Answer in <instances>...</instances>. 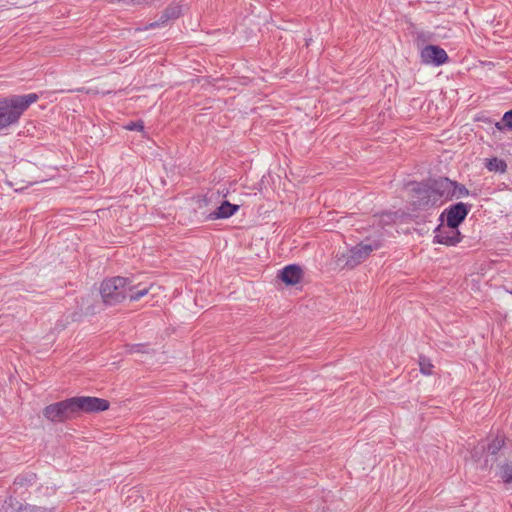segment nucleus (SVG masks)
Returning <instances> with one entry per match:
<instances>
[{"instance_id": "f257e3e1", "label": "nucleus", "mask_w": 512, "mask_h": 512, "mask_svg": "<svg viewBox=\"0 0 512 512\" xmlns=\"http://www.w3.org/2000/svg\"><path fill=\"white\" fill-rule=\"evenodd\" d=\"M149 287L134 284L124 277H113L102 282L100 293L105 304L115 305L125 299L137 301L149 292Z\"/></svg>"}, {"instance_id": "f03ea898", "label": "nucleus", "mask_w": 512, "mask_h": 512, "mask_svg": "<svg viewBox=\"0 0 512 512\" xmlns=\"http://www.w3.org/2000/svg\"><path fill=\"white\" fill-rule=\"evenodd\" d=\"M39 99L36 93L0 99V130L16 124L29 106Z\"/></svg>"}, {"instance_id": "7ed1b4c3", "label": "nucleus", "mask_w": 512, "mask_h": 512, "mask_svg": "<svg viewBox=\"0 0 512 512\" xmlns=\"http://www.w3.org/2000/svg\"><path fill=\"white\" fill-rule=\"evenodd\" d=\"M453 181L441 177L434 180L428 188H419L417 193L420 195V200L414 202L418 208L425 207L428 205H435L439 200H450L453 198Z\"/></svg>"}, {"instance_id": "20e7f679", "label": "nucleus", "mask_w": 512, "mask_h": 512, "mask_svg": "<svg viewBox=\"0 0 512 512\" xmlns=\"http://www.w3.org/2000/svg\"><path fill=\"white\" fill-rule=\"evenodd\" d=\"M43 415L51 422H64L73 418L76 413L72 398L46 406Z\"/></svg>"}, {"instance_id": "39448f33", "label": "nucleus", "mask_w": 512, "mask_h": 512, "mask_svg": "<svg viewBox=\"0 0 512 512\" xmlns=\"http://www.w3.org/2000/svg\"><path fill=\"white\" fill-rule=\"evenodd\" d=\"M471 206L468 204H465L463 202H459L456 204H453L446 208L440 215L439 220L441 222H444V219L446 220V223L451 228H458L459 225L465 220L467 217Z\"/></svg>"}, {"instance_id": "423d86ee", "label": "nucleus", "mask_w": 512, "mask_h": 512, "mask_svg": "<svg viewBox=\"0 0 512 512\" xmlns=\"http://www.w3.org/2000/svg\"><path fill=\"white\" fill-rule=\"evenodd\" d=\"M75 413L83 412H100L109 408V402L102 398L80 396L72 397Z\"/></svg>"}, {"instance_id": "0eeeda50", "label": "nucleus", "mask_w": 512, "mask_h": 512, "mask_svg": "<svg viewBox=\"0 0 512 512\" xmlns=\"http://www.w3.org/2000/svg\"><path fill=\"white\" fill-rule=\"evenodd\" d=\"M462 239V235L458 228H451L447 223L443 222L434 230V242L446 246H455Z\"/></svg>"}, {"instance_id": "6e6552de", "label": "nucleus", "mask_w": 512, "mask_h": 512, "mask_svg": "<svg viewBox=\"0 0 512 512\" xmlns=\"http://www.w3.org/2000/svg\"><path fill=\"white\" fill-rule=\"evenodd\" d=\"M379 248L377 242L364 241L352 247L347 256V265L354 267L364 261L372 251Z\"/></svg>"}, {"instance_id": "1a4fd4ad", "label": "nucleus", "mask_w": 512, "mask_h": 512, "mask_svg": "<svg viewBox=\"0 0 512 512\" xmlns=\"http://www.w3.org/2000/svg\"><path fill=\"white\" fill-rule=\"evenodd\" d=\"M421 61L427 65L440 66L448 61L446 51L436 45H427L421 50Z\"/></svg>"}, {"instance_id": "9d476101", "label": "nucleus", "mask_w": 512, "mask_h": 512, "mask_svg": "<svg viewBox=\"0 0 512 512\" xmlns=\"http://www.w3.org/2000/svg\"><path fill=\"white\" fill-rule=\"evenodd\" d=\"M279 278L288 285H295L302 278V270L297 265H288L280 271Z\"/></svg>"}, {"instance_id": "9b49d317", "label": "nucleus", "mask_w": 512, "mask_h": 512, "mask_svg": "<svg viewBox=\"0 0 512 512\" xmlns=\"http://www.w3.org/2000/svg\"><path fill=\"white\" fill-rule=\"evenodd\" d=\"M239 210V205L231 204L228 201L222 202L215 211L210 213L209 218L212 220L226 219L233 216Z\"/></svg>"}, {"instance_id": "f8f14e48", "label": "nucleus", "mask_w": 512, "mask_h": 512, "mask_svg": "<svg viewBox=\"0 0 512 512\" xmlns=\"http://www.w3.org/2000/svg\"><path fill=\"white\" fill-rule=\"evenodd\" d=\"M485 167L490 172L505 173L507 170V164L503 159L493 157L486 160Z\"/></svg>"}, {"instance_id": "ddd939ff", "label": "nucleus", "mask_w": 512, "mask_h": 512, "mask_svg": "<svg viewBox=\"0 0 512 512\" xmlns=\"http://www.w3.org/2000/svg\"><path fill=\"white\" fill-rule=\"evenodd\" d=\"M499 476L506 484L512 482V463L504 464L500 467Z\"/></svg>"}, {"instance_id": "4468645a", "label": "nucleus", "mask_w": 512, "mask_h": 512, "mask_svg": "<svg viewBox=\"0 0 512 512\" xmlns=\"http://www.w3.org/2000/svg\"><path fill=\"white\" fill-rule=\"evenodd\" d=\"M495 126L498 130H503L504 128H507L512 131V110L507 111L503 115L502 121L497 122Z\"/></svg>"}, {"instance_id": "2eb2a0df", "label": "nucleus", "mask_w": 512, "mask_h": 512, "mask_svg": "<svg viewBox=\"0 0 512 512\" xmlns=\"http://www.w3.org/2000/svg\"><path fill=\"white\" fill-rule=\"evenodd\" d=\"M453 198H463L469 195V190L462 184L453 181Z\"/></svg>"}, {"instance_id": "dca6fc26", "label": "nucleus", "mask_w": 512, "mask_h": 512, "mask_svg": "<svg viewBox=\"0 0 512 512\" xmlns=\"http://www.w3.org/2000/svg\"><path fill=\"white\" fill-rule=\"evenodd\" d=\"M504 445L502 437H496L491 443L488 444L487 451L491 455H495Z\"/></svg>"}, {"instance_id": "f3484780", "label": "nucleus", "mask_w": 512, "mask_h": 512, "mask_svg": "<svg viewBox=\"0 0 512 512\" xmlns=\"http://www.w3.org/2000/svg\"><path fill=\"white\" fill-rule=\"evenodd\" d=\"M419 366H420V371L424 375H431L432 374L434 366H433V364L431 363V361L428 358L420 357Z\"/></svg>"}, {"instance_id": "a211bd4d", "label": "nucleus", "mask_w": 512, "mask_h": 512, "mask_svg": "<svg viewBox=\"0 0 512 512\" xmlns=\"http://www.w3.org/2000/svg\"><path fill=\"white\" fill-rule=\"evenodd\" d=\"M144 128L143 121L129 122L125 125V129L129 131H142Z\"/></svg>"}, {"instance_id": "6ab92c4d", "label": "nucleus", "mask_w": 512, "mask_h": 512, "mask_svg": "<svg viewBox=\"0 0 512 512\" xmlns=\"http://www.w3.org/2000/svg\"><path fill=\"white\" fill-rule=\"evenodd\" d=\"M180 15V9L178 7H172L167 9L165 13L166 19L177 18Z\"/></svg>"}, {"instance_id": "aec40b11", "label": "nucleus", "mask_w": 512, "mask_h": 512, "mask_svg": "<svg viewBox=\"0 0 512 512\" xmlns=\"http://www.w3.org/2000/svg\"><path fill=\"white\" fill-rule=\"evenodd\" d=\"M146 3L153 2L154 0H144Z\"/></svg>"}]
</instances>
